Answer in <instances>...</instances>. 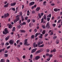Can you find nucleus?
I'll use <instances>...</instances> for the list:
<instances>
[{"instance_id":"1","label":"nucleus","mask_w":62,"mask_h":62,"mask_svg":"<svg viewBox=\"0 0 62 62\" xmlns=\"http://www.w3.org/2000/svg\"><path fill=\"white\" fill-rule=\"evenodd\" d=\"M9 16V14L8 13H7V14H5L3 16H1L2 18H3L4 17V18H7V17H8Z\"/></svg>"},{"instance_id":"39","label":"nucleus","mask_w":62,"mask_h":62,"mask_svg":"<svg viewBox=\"0 0 62 62\" xmlns=\"http://www.w3.org/2000/svg\"><path fill=\"white\" fill-rule=\"evenodd\" d=\"M61 19H60L58 21V22L57 23H60V22H61Z\"/></svg>"},{"instance_id":"7","label":"nucleus","mask_w":62,"mask_h":62,"mask_svg":"<svg viewBox=\"0 0 62 62\" xmlns=\"http://www.w3.org/2000/svg\"><path fill=\"white\" fill-rule=\"evenodd\" d=\"M28 39H25L24 40V45H26L27 44V40Z\"/></svg>"},{"instance_id":"31","label":"nucleus","mask_w":62,"mask_h":62,"mask_svg":"<svg viewBox=\"0 0 62 62\" xmlns=\"http://www.w3.org/2000/svg\"><path fill=\"white\" fill-rule=\"evenodd\" d=\"M33 47H34V48H35V45H36V43L35 42L33 44Z\"/></svg>"},{"instance_id":"64","label":"nucleus","mask_w":62,"mask_h":62,"mask_svg":"<svg viewBox=\"0 0 62 62\" xmlns=\"http://www.w3.org/2000/svg\"><path fill=\"white\" fill-rule=\"evenodd\" d=\"M27 17H25V20H27Z\"/></svg>"},{"instance_id":"56","label":"nucleus","mask_w":62,"mask_h":62,"mask_svg":"<svg viewBox=\"0 0 62 62\" xmlns=\"http://www.w3.org/2000/svg\"><path fill=\"white\" fill-rule=\"evenodd\" d=\"M53 52H56V49H54L53 50Z\"/></svg>"},{"instance_id":"25","label":"nucleus","mask_w":62,"mask_h":62,"mask_svg":"<svg viewBox=\"0 0 62 62\" xmlns=\"http://www.w3.org/2000/svg\"><path fill=\"white\" fill-rule=\"evenodd\" d=\"M22 25H25L26 24V22H24L23 23H22Z\"/></svg>"},{"instance_id":"48","label":"nucleus","mask_w":62,"mask_h":62,"mask_svg":"<svg viewBox=\"0 0 62 62\" xmlns=\"http://www.w3.org/2000/svg\"><path fill=\"white\" fill-rule=\"evenodd\" d=\"M52 56H53V54H51L50 55H49L50 58H51V57H52Z\"/></svg>"},{"instance_id":"14","label":"nucleus","mask_w":62,"mask_h":62,"mask_svg":"<svg viewBox=\"0 0 62 62\" xmlns=\"http://www.w3.org/2000/svg\"><path fill=\"white\" fill-rule=\"evenodd\" d=\"M43 43V41H42L41 42H39L38 43V46L40 45V44H42Z\"/></svg>"},{"instance_id":"17","label":"nucleus","mask_w":62,"mask_h":62,"mask_svg":"<svg viewBox=\"0 0 62 62\" xmlns=\"http://www.w3.org/2000/svg\"><path fill=\"white\" fill-rule=\"evenodd\" d=\"M0 62H5V59H2L0 60Z\"/></svg>"},{"instance_id":"49","label":"nucleus","mask_w":62,"mask_h":62,"mask_svg":"<svg viewBox=\"0 0 62 62\" xmlns=\"http://www.w3.org/2000/svg\"><path fill=\"white\" fill-rule=\"evenodd\" d=\"M19 42H20V40H18L16 41L17 44H19Z\"/></svg>"},{"instance_id":"36","label":"nucleus","mask_w":62,"mask_h":62,"mask_svg":"<svg viewBox=\"0 0 62 62\" xmlns=\"http://www.w3.org/2000/svg\"><path fill=\"white\" fill-rule=\"evenodd\" d=\"M34 39V35H32L31 36V39Z\"/></svg>"},{"instance_id":"63","label":"nucleus","mask_w":62,"mask_h":62,"mask_svg":"<svg viewBox=\"0 0 62 62\" xmlns=\"http://www.w3.org/2000/svg\"><path fill=\"white\" fill-rule=\"evenodd\" d=\"M10 46H8L7 47V49H9V48H10Z\"/></svg>"},{"instance_id":"33","label":"nucleus","mask_w":62,"mask_h":62,"mask_svg":"<svg viewBox=\"0 0 62 62\" xmlns=\"http://www.w3.org/2000/svg\"><path fill=\"white\" fill-rule=\"evenodd\" d=\"M8 45H9V43L8 42H7L5 44L6 46H8Z\"/></svg>"},{"instance_id":"54","label":"nucleus","mask_w":62,"mask_h":62,"mask_svg":"<svg viewBox=\"0 0 62 62\" xmlns=\"http://www.w3.org/2000/svg\"><path fill=\"white\" fill-rule=\"evenodd\" d=\"M48 34H46L45 35V38L46 37H47L48 36Z\"/></svg>"},{"instance_id":"46","label":"nucleus","mask_w":62,"mask_h":62,"mask_svg":"<svg viewBox=\"0 0 62 62\" xmlns=\"http://www.w3.org/2000/svg\"><path fill=\"white\" fill-rule=\"evenodd\" d=\"M1 45H2V46H3V45H4V42H2L1 44Z\"/></svg>"},{"instance_id":"38","label":"nucleus","mask_w":62,"mask_h":62,"mask_svg":"<svg viewBox=\"0 0 62 62\" xmlns=\"http://www.w3.org/2000/svg\"><path fill=\"white\" fill-rule=\"evenodd\" d=\"M45 31H43L42 32V34H43V35H44V34H45Z\"/></svg>"},{"instance_id":"15","label":"nucleus","mask_w":62,"mask_h":62,"mask_svg":"<svg viewBox=\"0 0 62 62\" xmlns=\"http://www.w3.org/2000/svg\"><path fill=\"white\" fill-rule=\"evenodd\" d=\"M9 4V3H8L6 5H4V8H7V7H8Z\"/></svg>"},{"instance_id":"12","label":"nucleus","mask_w":62,"mask_h":62,"mask_svg":"<svg viewBox=\"0 0 62 62\" xmlns=\"http://www.w3.org/2000/svg\"><path fill=\"white\" fill-rule=\"evenodd\" d=\"M16 2L11 3L10 4V6H15V5H16Z\"/></svg>"},{"instance_id":"3","label":"nucleus","mask_w":62,"mask_h":62,"mask_svg":"<svg viewBox=\"0 0 62 62\" xmlns=\"http://www.w3.org/2000/svg\"><path fill=\"white\" fill-rule=\"evenodd\" d=\"M19 15H17L16 16V20H14V22L16 23V22H17V21H19Z\"/></svg>"},{"instance_id":"44","label":"nucleus","mask_w":62,"mask_h":62,"mask_svg":"<svg viewBox=\"0 0 62 62\" xmlns=\"http://www.w3.org/2000/svg\"><path fill=\"white\" fill-rule=\"evenodd\" d=\"M51 5L52 6H54L55 5V4L54 3H51Z\"/></svg>"},{"instance_id":"37","label":"nucleus","mask_w":62,"mask_h":62,"mask_svg":"<svg viewBox=\"0 0 62 62\" xmlns=\"http://www.w3.org/2000/svg\"><path fill=\"white\" fill-rule=\"evenodd\" d=\"M56 38H57V36H54L53 38L54 39H56Z\"/></svg>"},{"instance_id":"4","label":"nucleus","mask_w":62,"mask_h":62,"mask_svg":"<svg viewBox=\"0 0 62 62\" xmlns=\"http://www.w3.org/2000/svg\"><path fill=\"white\" fill-rule=\"evenodd\" d=\"M8 28H9V29H11V28L13 27L12 25L11 24H8Z\"/></svg>"},{"instance_id":"52","label":"nucleus","mask_w":62,"mask_h":62,"mask_svg":"<svg viewBox=\"0 0 62 62\" xmlns=\"http://www.w3.org/2000/svg\"><path fill=\"white\" fill-rule=\"evenodd\" d=\"M43 57L44 58H45V57H46V55H43Z\"/></svg>"},{"instance_id":"8","label":"nucleus","mask_w":62,"mask_h":62,"mask_svg":"<svg viewBox=\"0 0 62 62\" xmlns=\"http://www.w3.org/2000/svg\"><path fill=\"white\" fill-rule=\"evenodd\" d=\"M9 42L10 44H13L14 43V41L12 40H11L9 41Z\"/></svg>"},{"instance_id":"6","label":"nucleus","mask_w":62,"mask_h":62,"mask_svg":"<svg viewBox=\"0 0 62 62\" xmlns=\"http://www.w3.org/2000/svg\"><path fill=\"white\" fill-rule=\"evenodd\" d=\"M36 50H37V48L32 49L31 51V53H35V52L36 51Z\"/></svg>"},{"instance_id":"29","label":"nucleus","mask_w":62,"mask_h":62,"mask_svg":"<svg viewBox=\"0 0 62 62\" xmlns=\"http://www.w3.org/2000/svg\"><path fill=\"white\" fill-rule=\"evenodd\" d=\"M47 17H49V18H51V14H50L47 16Z\"/></svg>"},{"instance_id":"55","label":"nucleus","mask_w":62,"mask_h":62,"mask_svg":"<svg viewBox=\"0 0 62 62\" xmlns=\"http://www.w3.org/2000/svg\"><path fill=\"white\" fill-rule=\"evenodd\" d=\"M46 56H49V54L48 53H47L46 54Z\"/></svg>"},{"instance_id":"42","label":"nucleus","mask_w":62,"mask_h":62,"mask_svg":"<svg viewBox=\"0 0 62 62\" xmlns=\"http://www.w3.org/2000/svg\"><path fill=\"white\" fill-rule=\"evenodd\" d=\"M42 28H43V29H45V25H43L42 26Z\"/></svg>"},{"instance_id":"59","label":"nucleus","mask_w":62,"mask_h":62,"mask_svg":"<svg viewBox=\"0 0 62 62\" xmlns=\"http://www.w3.org/2000/svg\"><path fill=\"white\" fill-rule=\"evenodd\" d=\"M19 45H23V43L22 42H20L19 43Z\"/></svg>"},{"instance_id":"16","label":"nucleus","mask_w":62,"mask_h":62,"mask_svg":"<svg viewBox=\"0 0 62 62\" xmlns=\"http://www.w3.org/2000/svg\"><path fill=\"white\" fill-rule=\"evenodd\" d=\"M15 30V27H14L13 28V29L12 30V32H14Z\"/></svg>"},{"instance_id":"23","label":"nucleus","mask_w":62,"mask_h":62,"mask_svg":"<svg viewBox=\"0 0 62 62\" xmlns=\"http://www.w3.org/2000/svg\"><path fill=\"white\" fill-rule=\"evenodd\" d=\"M50 18L49 17H48L47 18V22H49L50 21Z\"/></svg>"},{"instance_id":"11","label":"nucleus","mask_w":62,"mask_h":62,"mask_svg":"<svg viewBox=\"0 0 62 62\" xmlns=\"http://www.w3.org/2000/svg\"><path fill=\"white\" fill-rule=\"evenodd\" d=\"M41 52V50H39L35 52V54H39V53H40Z\"/></svg>"},{"instance_id":"30","label":"nucleus","mask_w":62,"mask_h":62,"mask_svg":"<svg viewBox=\"0 0 62 62\" xmlns=\"http://www.w3.org/2000/svg\"><path fill=\"white\" fill-rule=\"evenodd\" d=\"M5 57H8V54H4Z\"/></svg>"},{"instance_id":"47","label":"nucleus","mask_w":62,"mask_h":62,"mask_svg":"<svg viewBox=\"0 0 62 62\" xmlns=\"http://www.w3.org/2000/svg\"><path fill=\"white\" fill-rule=\"evenodd\" d=\"M32 21L33 23H35L36 21L34 19H32Z\"/></svg>"},{"instance_id":"43","label":"nucleus","mask_w":62,"mask_h":62,"mask_svg":"<svg viewBox=\"0 0 62 62\" xmlns=\"http://www.w3.org/2000/svg\"><path fill=\"white\" fill-rule=\"evenodd\" d=\"M37 29H35L34 30V32L35 33H36L37 32Z\"/></svg>"},{"instance_id":"20","label":"nucleus","mask_w":62,"mask_h":62,"mask_svg":"<svg viewBox=\"0 0 62 62\" xmlns=\"http://www.w3.org/2000/svg\"><path fill=\"white\" fill-rule=\"evenodd\" d=\"M44 20H46V15H44Z\"/></svg>"},{"instance_id":"10","label":"nucleus","mask_w":62,"mask_h":62,"mask_svg":"<svg viewBox=\"0 0 62 62\" xmlns=\"http://www.w3.org/2000/svg\"><path fill=\"white\" fill-rule=\"evenodd\" d=\"M40 58V57L39 56H37L35 58V60H38Z\"/></svg>"},{"instance_id":"62","label":"nucleus","mask_w":62,"mask_h":62,"mask_svg":"<svg viewBox=\"0 0 62 62\" xmlns=\"http://www.w3.org/2000/svg\"><path fill=\"white\" fill-rule=\"evenodd\" d=\"M33 14H34L35 13V11H33L32 12Z\"/></svg>"},{"instance_id":"57","label":"nucleus","mask_w":62,"mask_h":62,"mask_svg":"<svg viewBox=\"0 0 62 62\" xmlns=\"http://www.w3.org/2000/svg\"><path fill=\"white\" fill-rule=\"evenodd\" d=\"M21 46H20V45H17V47L18 48H19V47H20Z\"/></svg>"},{"instance_id":"61","label":"nucleus","mask_w":62,"mask_h":62,"mask_svg":"<svg viewBox=\"0 0 62 62\" xmlns=\"http://www.w3.org/2000/svg\"><path fill=\"white\" fill-rule=\"evenodd\" d=\"M49 50H50L49 49H47V53H49Z\"/></svg>"},{"instance_id":"13","label":"nucleus","mask_w":62,"mask_h":62,"mask_svg":"<svg viewBox=\"0 0 62 62\" xmlns=\"http://www.w3.org/2000/svg\"><path fill=\"white\" fill-rule=\"evenodd\" d=\"M40 9V7H38L36 9V10L37 11H39Z\"/></svg>"},{"instance_id":"53","label":"nucleus","mask_w":62,"mask_h":62,"mask_svg":"<svg viewBox=\"0 0 62 62\" xmlns=\"http://www.w3.org/2000/svg\"><path fill=\"white\" fill-rule=\"evenodd\" d=\"M43 20H44V19L43 18H42L41 20V22L42 23L43 22Z\"/></svg>"},{"instance_id":"9","label":"nucleus","mask_w":62,"mask_h":62,"mask_svg":"<svg viewBox=\"0 0 62 62\" xmlns=\"http://www.w3.org/2000/svg\"><path fill=\"white\" fill-rule=\"evenodd\" d=\"M34 4H35V2L34 1H32L29 4V5L30 6H32V5H34Z\"/></svg>"},{"instance_id":"51","label":"nucleus","mask_w":62,"mask_h":62,"mask_svg":"<svg viewBox=\"0 0 62 62\" xmlns=\"http://www.w3.org/2000/svg\"><path fill=\"white\" fill-rule=\"evenodd\" d=\"M12 9L14 11H15V8H12Z\"/></svg>"},{"instance_id":"26","label":"nucleus","mask_w":62,"mask_h":62,"mask_svg":"<svg viewBox=\"0 0 62 62\" xmlns=\"http://www.w3.org/2000/svg\"><path fill=\"white\" fill-rule=\"evenodd\" d=\"M38 35H39V33H36L35 34V38L37 37V36H38Z\"/></svg>"},{"instance_id":"58","label":"nucleus","mask_w":62,"mask_h":62,"mask_svg":"<svg viewBox=\"0 0 62 62\" xmlns=\"http://www.w3.org/2000/svg\"><path fill=\"white\" fill-rule=\"evenodd\" d=\"M53 27H54V26H55V25H56V24H53Z\"/></svg>"},{"instance_id":"19","label":"nucleus","mask_w":62,"mask_h":62,"mask_svg":"<svg viewBox=\"0 0 62 62\" xmlns=\"http://www.w3.org/2000/svg\"><path fill=\"white\" fill-rule=\"evenodd\" d=\"M20 31L21 33H25V31L23 30H20Z\"/></svg>"},{"instance_id":"2","label":"nucleus","mask_w":62,"mask_h":62,"mask_svg":"<svg viewBox=\"0 0 62 62\" xmlns=\"http://www.w3.org/2000/svg\"><path fill=\"white\" fill-rule=\"evenodd\" d=\"M3 34L6 35V34L8 33V30L7 29L5 28L4 30V31H3Z\"/></svg>"},{"instance_id":"5","label":"nucleus","mask_w":62,"mask_h":62,"mask_svg":"<svg viewBox=\"0 0 62 62\" xmlns=\"http://www.w3.org/2000/svg\"><path fill=\"white\" fill-rule=\"evenodd\" d=\"M46 27H47V28H50V24H49V22H48L46 24Z\"/></svg>"},{"instance_id":"40","label":"nucleus","mask_w":62,"mask_h":62,"mask_svg":"<svg viewBox=\"0 0 62 62\" xmlns=\"http://www.w3.org/2000/svg\"><path fill=\"white\" fill-rule=\"evenodd\" d=\"M54 11L55 12L57 11V9L56 8L54 9Z\"/></svg>"},{"instance_id":"50","label":"nucleus","mask_w":62,"mask_h":62,"mask_svg":"<svg viewBox=\"0 0 62 62\" xmlns=\"http://www.w3.org/2000/svg\"><path fill=\"white\" fill-rule=\"evenodd\" d=\"M50 58H48L46 59V60L47 61H50Z\"/></svg>"},{"instance_id":"45","label":"nucleus","mask_w":62,"mask_h":62,"mask_svg":"<svg viewBox=\"0 0 62 62\" xmlns=\"http://www.w3.org/2000/svg\"><path fill=\"white\" fill-rule=\"evenodd\" d=\"M56 44H58L59 43V41L58 40H57L56 41Z\"/></svg>"},{"instance_id":"18","label":"nucleus","mask_w":62,"mask_h":62,"mask_svg":"<svg viewBox=\"0 0 62 62\" xmlns=\"http://www.w3.org/2000/svg\"><path fill=\"white\" fill-rule=\"evenodd\" d=\"M30 15V12L28 10L27 11V16H29Z\"/></svg>"},{"instance_id":"27","label":"nucleus","mask_w":62,"mask_h":62,"mask_svg":"<svg viewBox=\"0 0 62 62\" xmlns=\"http://www.w3.org/2000/svg\"><path fill=\"white\" fill-rule=\"evenodd\" d=\"M9 37L8 36L7 37L5 38L6 40H8L9 39Z\"/></svg>"},{"instance_id":"21","label":"nucleus","mask_w":62,"mask_h":62,"mask_svg":"<svg viewBox=\"0 0 62 62\" xmlns=\"http://www.w3.org/2000/svg\"><path fill=\"white\" fill-rule=\"evenodd\" d=\"M44 45L43 44L41 45H40L39 46V47H44Z\"/></svg>"},{"instance_id":"41","label":"nucleus","mask_w":62,"mask_h":62,"mask_svg":"<svg viewBox=\"0 0 62 62\" xmlns=\"http://www.w3.org/2000/svg\"><path fill=\"white\" fill-rule=\"evenodd\" d=\"M31 21V20H30V19H28L27 20V22L28 23H29Z\"/></svg>"},{"instance_id":"32","label":"nucleus","mask_w":62,"mask_h":62,"mask_svg":"<svg viewBox=\"0 0 62 62\" xmlns=\"http://www.w3.org/2000/svg\"><path fill=\"white\" fill-rule=\"evenodd\" d=\"M30 59H32V58H33V55H32V54H31V55L30 56Z\"/></svg>"},{"instance_id":"60","label":"nucleus","mask_w":62,"mask_h":62,"mask_svg":"<svg viewBox=\"0 0 62 62\" xmlns=\"http://www.w3.org/2000/svg\"><path fill=\"white\" fill-rule=\"evenodd\" d=\"M54 34V33L53 32H51L50 33V35H53Z\"/></svg>"},{"instance_id":"34","label":"nucleus","mask_w":62,"mask_h":62,"mask_svg":"<svg viewBox=\"0 0 62 62\" xmlns=\"http://www.w3.org/2000/svg\"><path fill=\"white\" fill-rule=\"evenodd\" d=\"M21 26L20 25H18L17 26V28H18V29H20V28H21Z\"/></svg>"},{"instance_id":"35","label":"nucleus","mask_w":62,"mask_h":62,"mask_svg":"<svg viewBox=\"0 0 62 62\" xmlns=\"http://www.w3.org/2000/svg\"><path fill=\"white\" fill-rule=\"evenodd\" d=\"M46 3V1H44L43 2V5H44V6H45L46 5L45 4Z\"/></svg>"},{"instance_id":"24","label":"nucleus","mask_w":62,"mask_h":62,"mask_svg":"<svg viewBox=\"0 0 62 62\" xmlns=\"http://www.w3.org/2000/svg\"><path fill=\"white\" fill-rule=\"evenodd\" d=\"M29 26L30 27H31L33 26L32 24L31 23H30L29 24Z\"/></svg>"},{"instance_id":"28","label":"nucleus","mask_w":62,"mask_h":62,"mask_svg":"<svg viewBox=\"0 0 62 62\" xmlns=\"http://www.w3.org/2000/svg\"><path fill=\"white\" fill-rule=\"evenodd\" d=\"M38 17L39 18H41V15H40V13L39 14Z\"/></svg>"},{"instance_id":"22","label":"nucleus","mask_w":62,"mask_h":62,"mask_svg":"<svg viewBox=\"0 0 62 62\" xmlns=\"http://www.w3.org/2000/svg\"><path fill=\"white\" fill-rule=\"evenodd\" d=\"M21 19L22 20V22H23V21L24 20V19L23 18V16H21Z\"/></svg>"}]
</instances>
